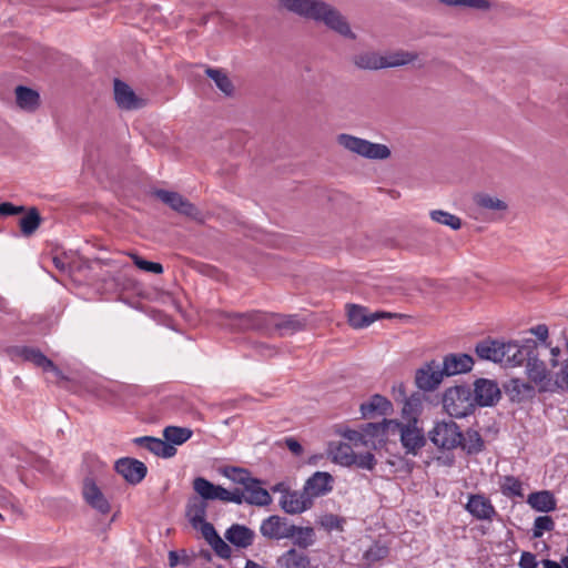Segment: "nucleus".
Masks as SVG:
<instances>
[{
  "mask_svg": "<svg viewBox=\"0 0 568 568\" xmlns=\"http://www.w3.org/2000/svg\"><path fill=\"white\" fill-rule=\"evenodd\" d=\"M224 325L232 332L245 333L257 332L265 336L270 335V313L253 310L245 313L222 311L219 314Z\"/></svg>",
  "mask_w": 568,
  "mask_h": 568,
  "instance_id": "1",
  "label": "nucleus"
},
{
  "mask_svg": "<svg viewBox=\"0 0 568 568\" xmlns=\"http://www.w3.org/2000/svg\"><path fill=\"white\" fill-rule=\"evenodd\" d=\"M555 390L561 389L568 392V358H566L561 365L559 371L555 375Z\"/></svg>",
  "mask_w": 568,
  "mask_h": 568,
  "instance_id": "55",
  "label": "nucleus"
},
{
  "mask_svg": "<svg viewBox=\"0 0 568 568\" xmlns=\"http://www.w3.org/2000/svg\"><path fill=\"white\" fill-rule=\"evenodd\" d=\"M394 419L384 418L379 423H366L362 425V432L365 439H369V447L379 449L387 444L388 437L392 436Z\"/></svg>",
  "mask_w": 568,
  "mask_h": 568,
  "instance_id": "15",
  "label": "nucleus"
},
{
  "mask_svg": "<svg viewBox=\"0 0 568 568\" xmlns=\"http://www.w3.org/2000/svg\"><path fill=\"white\" fill-rule=\"evenodd\" d=\"M294 531V524L286 517L271 515L263 519L260 532L270 540L290 539Z\"/></svg>",
  "mask_w": 568,
  "mask_h": 568,
  "instance_id": "10",
  "label": "nucleus"
},
{
  "mask_svg": "<svg viewBox=\"0 0 568 568\" xmlns=\"http://www.w3.org/2000/svg\"><path fill=\"white\" fill-rule=\"evenodd\" d=\"M16 100L17 104L27 111H34L40 105L39 92L24 85L16 88Z\"/></svg>",
  "mask_w": 568,
  "mask_h": 568,
  "instance_id": "35",
  "label": "nucleus"
},
{
  "mask_svg": "<svg viewBox=\"0 0 568 568\" xmlns=\"http://www.w3.org/2000/svg\"><path fill=\"white\" fill-rule=\"evenodd\" d=\"M224 537L234 547L246 549L253 545L256 535L245 525L233 524L225 530Z\"/></svg>",
  "mask_w": 568,
  "mask_h": 568,
  "instance_id": "25",
  "label": "nucleus"
},
{
  "mask_svg": "<svg viewBox=\"0 0 568 568\" xmlns=\"http://www.w3.org/2000/svg\"><path fill=\"white\" fill-rule=\"evenodd\" d=\"M152 194L174 212L200 224L205 222L202 211L180 193L163 189H155Z\"/></svg>",
  "mask_w": 568,
  "mask_h": 568,
  "instance_id": "4",
  "label": "nucleus"
},
{
  "mask_svg": "<svg viewBox=\"0 0 568 568\" xmlns=\"http://www.w3.org/2000/svg\"><path fill=\"white\" fill-rule=\"evenodd\" d=\"M133 258L134 265L145 272L154 273V274H162L163 273V266L162 264L158 262H151L146 261L143 257L139 256L138 254L131 255Z\"/></svg>",
  "mask_w": 568,
  "mask_h": 568,
  "instance_id": "52",
  "label": "nucleus"
},
{
  "mask_svg": "<svg viewBox=\"0 0 568 568\" xmlns=\"http://www.w3.org/2000/svg\"><path fill=\"white\" fill-rule=\"evenodd\" d=\"M82 496L84 501L101 515H106L110 513L111 505L93 478H84L82 485Z\"/></svg>",
  "mask_w": 568,
  "mask_h": 568,
  "instance_id": "18",
  "label": "nucleus"
},
{
  "mask_svg": "<svg viewBox=\"0 0 568 568\" xmlns=\"http://www.w3.org/2000/svg\"><path fill=\"white\" fill-rule=\"evenodd\" d=\"M443 407L454 418H465L476 410L473 392L468 385L448 387L443 394Z\"/></svg>",
  "mask_w": 568,
  "mask_h": 568,
  "instance_id": "2",
  "label": "nucleus"
},
{
  "mask_svg": "<svg viewBox=\"0 0 568 568\" xmlns=\"http://www.w3.org/2000/svg\"><path fill=\"white\" fill-rule=\"evenodd\" d=\"M324 1L322 0H280V6L302 18L316 21Z\"/></svg>",
  "mask_w": 568,
  "mask_h": 568,
  "instance_id": "23",
  "label": "nucleus"
},
{
  "mask_svg": "<svg viewBox=\"0 0 568 568\" xmlns=\"http://www.w3.org/2000/svg\"><path fill=\"white\" fill-rule=\"evenodd\" d=\"M353 62L358 69L363 70H379L385 69V64H383V55H379L376 52H361L353 57Z\"/></svg>",
  "mask_w": 568,
  "mask_h": 568,
  "instance_id": "36",
  "label": "nucleus"
},
{
  "mask_svg": "<svg viewBox=\"0 0 568 568\" xmlns=\"http://www.w3.org/2000/svg\"><path fill=\"white\" fill-rule=\"evenodd\" d=\"M394 435H399L402 447L407 455L417 456L427 442L424 430L418 426V423L394 419L392 436Z\"/></svg>",
  "mask_w": 568,
  "mask_h": 568,
  "instance_id": "3",
  "label": "nucleus"
},
{
  "mask_svg": "<svg viewBox=\"0 0 568 568\" xmlns=\"http://www.w3.org/2000/svg\"><path fill=\"white\" fill-rule=\"evenodd\" d=\"M444 377L440 363L430 359L416 369L414 382L418 390L434 392L442 384Z\"/></svg>",
  "mask_w": 568,
  "mask_h": 568,
  "instance_id": "6",
  "label": "nucleus"
},
{
  "mask_svg": "<svg viewBox=\"0 0 568 568\" xmlns=\"http://www.w3.org/2000/svg\"><path fill=\"white\" fill-rule=\"evenodd\" d=\"M442 3L449 7H466L478 10H488L490 3L487 0H439Z\"/></svg>",
  "mask_w": 568,
  "mask_h": 568,
  "instance_id": "50",
  "label": "nucleus"
},
{
  "mask_svg": "<svg viewBox=\"0 0 568 568\" xmlns=\"http://www.w3.org/2000/svg\"><path fill=\"white\" fill-rule=\"evenodd\" d=\"M538 349L537 342L532 338H525L521 344L517 341L506 342L505 365L517 367L528 363Z\"/></svg>",
  "mask_w": 568,
  "mask_h": 568,
  "instance_id": "8",
  "label": "nucleus"
},
{
  "mask_svg": "<svg viewBox=\"0 0 568 568\" xmlns=\"http://www.w3.org/2000/svg\"><path fill=\"white\" fill-rule=\"evenodd\" d=\"M209 503L200 499L197 496L189 498L185 506V516L187 517L191 526L195 529L206 518Z\"/></svg>",
  "mask_w": 568,
  "mask_h": 568,
  "instance_id": "31",
  "label": "nucleus"
},
{
  "mask_svg": "<svg viewBox=\"0 0 568 568\" xmlns=\"http://www.w3.org/2000/svg\"><path fill=\"white\" fill-rule=\"evenodd\" d=\"M428 435L436 447L445 450L459 447L464 440V434L459 426L453 420L436 423Z\"/></svg>",
  "mask_w": 568,
  "mask_h": 568,
  "instance_id": "5",
  "label": "nucleus"
},
{
  "mask_svg": "<svg viewBox=\"0 0 568 568\" xmlns=\"http://www.w3.org/2000/svg\"><path fill=\"white\" fill-rule=\"evenodd\" d=\"M347 318L348 324L354 328H364L369 326L377 320L396 317L397 314L388 312H368L367 307L357 304H347Z\"/></svg>",
  "mask_w": 568,
  "mask_h": 568,
  "instance_id": "12",
  "label": "nucleus"
},
{
  "mask_svg": "<svg viewBox=\"0 0 568 568\" xmlns=\"http://www.w3.org/2000/svg\"><path fill=\"white\" fill-rule=\"evenodd\" d=\"M527 503L537 511L549 513L556 509V499L551 491L540 490L531 493Z\"/></svg>",
  "mask_w": 568,
  "mask_h": 568,
  "instance_id": "33",
  "label": "nucleus"
},
{
  "mask_svg": "<svg viewBox=\"0 0 568 568\" xmlns=\"http://www.w3.org/2000/svg\"><path fill=\"white\" fill-rule=\"evenodd\" d=\"M474 358L466 353H449L443 357L440 363L442 374L446 377L466 374L473 369Z\"/></svg>",
  "mask_w": 568,
  "mask_h": 568,
  "instance_id": "17",
  "label": "nucleus"
},
{
  "mask_svg": "<svg viewBox=\"0 0 568 568\" xmlns=\"http://www.w3.org/2000/svg\"><path fill=\"white\" fill-rule=\"evenodd\" d=\"M465 508L478 520H491L497 516V511L490 499L481 494L469 495Z\"/></svg>",
  "mask_w": 568,
  "mask_h": 568,
  "instance_id": "24",
  "label": "nucleus"
},
{
  "mask_svg": "<svg viewBox=\"0 0 568 568\" xmlns=\"http://www.w3.org/2000/svg\"><path fill=\"white\" fill-rule=\"evenodd\" d=\"M291 539H293V544L298 548L306 549L315 542V531L312 527L294 525V531Z\"/></svg>",
  "mask_w": 568,
  "mask_h": 568,
  "instance_id": "42",
  "label": "nucleus"
},
{
  "mask_svg": "<svg viewBox=\"0 0 568 568\" xmlns=\"http://www.w3.org/2000/svg\"><path fill=\"white\" fill-rule=\"evenodd\" d=\"M475 201L477 205L487 210L505 211L507 209V204L504 201L488 194H479L475 197Z\"/></svg>",
  "mask_w": 568,
  "mask_h": 568,
  "instance_id": "48",
  "label": "nucleus"
},
{
  "mask_svg": "<svg viewBox=\"0 0 568 568\" xmlns=\"http://www.w3.org/2000/svg\"><path fill=\"white\" fill-rule=\"evenodd\" d=\"M316 22H323L328 29L346 39H356V34L352 31L346 18L336 8L326 2L323 3Z\"/></svg>",
  "mask_w": 568,
  "mask_h": 568,
  "instance_id": "9",
  "label": "nucleus"
},
{
  "mask_svg": "<svg viewBox=\"0 0 568 568\" xmlns=\"http://www.w3.org/2000/svg\"><path fill=\"white\" fill-rule=\"evenodd\" d=\"M42 223V217L36 206L26 209L24 215L19 220V227L24 237L33 235Z\"/></svg>",
  "mask_w": 568,
  "mask_h": 568,
  "instance_id": "34",
  "label": "nucleus"
},
{
  "mask_svg": "<svg viewBox=\"0 0 568 568\" xmlns=\"http://www.w3.org/2000/svg\"><path fill=\"white\" fill-rule=\"evenodd\" d=\"M334 477L327 471H315L308 477L304 484V495L310 497L311 501L314 498L325 496L333 490Z\"/></svg>",
  "mask_w": 568,
  "mask_h": 568,
  "instance_id": "19",
  "label": "nucleus"
},
{
  "mask_svg": "<svg viewBox=\"0 0 568 568\" xmlns=\"http://www.w3.org/2000/svg\"><path fill=\"white\" fill-rule=\"evenodd\" d=\"M352 457H356V453L352 450L351 446L341 445L335 458L344 466H352L354 463H348L352 460Z\"/></svg>",
  "mask_w": 568,
  "mask_h": 568,
  "instance_id": "58",
  "label": "nucleus"
},
{
  "mask_svg": "<svg viewBox=\"0 0 568 568\" xmlns=\"http://www.w3.org/2000/svg\"><path fill=\"white\" fill-rule=\"evenodd\" d=\"M199 528L201 529V534L203 538L207 541V544L219 536L214 526L206 520H203V523L199 525Z\"/></svg>",
  "mask_w": 568,
  "mask_h": 568,
  "instance_id": "61",
  "label": "nucleus"
},
{
  "mask_svg": "<svg viewBox=\"0 0 568 568\" xmlns=\"http://www.w3.org/2000/svg\"><path fill=\"white\" fill-rule=\"evenodd\" d=\"M115 471L131 485L140 484L148 474L146 465L133 457H122L114 464Z\"/></svg>",
  "mask_w": 568,
  "mask_h": 568,
  "instance_id": "14",
  "label": "nucleus"
},
{
  "mask_svg": "<svg viewBox=\"0 0 568 568\" xmlns=\"http://www.w3.org/2000/svg\"><path fill=\"white\" fill-rule=\"evenodd\" d=\"M114 100L121 110L132 111L145 106L144 99L138 97L135 92L125 82L114 79Z\"/></svg>",
  "mask_w": 568,
  "mask_h": 568,
  "instance_id": "20",
  "label": "nucleus"
},
{
  "mask_svg": "<svg viewBox=\"0 0 568 568\" xmlns=\"http://www.w3.org/2000/svg\"><path fill=\"white\" fill-rule=\"evenodd\" d=\"M364 418H374L376 415H388L393 410L392 402L383 395L375 394L368 402H364L359 406Z\"/></svg>",
  "mask_w": 568,
  "mask_h": 568,
  "instance_id": "29",
  "label": "nucleus"
},
{
  "mask_svg": "<svg viewBox=\"0 0 568 568\" xmlns=\"http://www.w3.org/2000/svg\"><path fill=\"white\" fill-rule=\"evenodd\" d=\"M133 443L162 458H171L176 454V448L166 443L165 438L142 436L134 438Z\"/></svg>",
  "mask_w": 568,
  "mask_h": 568,
  "instance_id": "27",
  "label": "nucleus"
},
{
  "mask_svg": "<svg viewBox=\"0 0 568 568\" xmlns=\"http://www.w3.org/2000/svg\"><path fill=\"white\" fill-rule=\"evenodd\" d=\"M504 390L513 403L530 400L536 395L535 387L530 383L519 378H511L505 383Z\"/></svg>",
  "mask_w": 568,
  "mask_h": 568,
  "instance_id": "26",
  "label": "nucleus"
},
{
  "mask_svg": "<svg viewBox=\"0 0 568 568\" xmlns=\"http://www.w3.org/2000/svg\"><path fill=\"white\" fill-rule=\"evenodd\" d=\"M473 402L476 407H493L501 398V390L494 379L477 378L474 382Z\"/></svg>",
  "mask_w": 568,
  "mask_h": 568,
  "instance_id": "7",
  "label": "nucleus"
},
{
  "mask_svg": "<svg viewBox=\"0 0 568 568\" xmlns=\"http://www.w3.org/2000/svg\"><path fill=\"white\" fill-rule=\"evenodd\" d=\"M538 561L532 552L524 551L519 559L520 568H537Z\"/></svg>",
  "mask_w": 568,
  "mask_h": 568,
  "instance_id": "62",
  "label": "nucleus"
},
{
  "mask_svg": "<svg viewBox=\"0 0 568 568\" xmlns=\"http://www.w3.org/2000/svg\"><path fill=\"white\" fill-rule=\"evenodd\" d=\"M478 358L493 363H504L506 355V342L486 337L475 345Z\"/></svg>",
  "mask_w": 568,
  "mask_h": 568,
  "instance_id": "21",
  "label": "nucleus"
},
{
  "mask_svg": "<svg viewBox=\"0 0 568 568\" xmlns=\"http://www.w3.org/2000/svg\"><path fill=\"white\" fill-rule=\"evenodd\" d=\"M192 429L187 427L166 426L163 429V437L165 438L166 443L172 446L184 444L192 437Z\"/></svg>",
  "mask_w": 568,
  "mask_h": 568,
  "instance_id": "40",
  "label": "nucleus"
},
{
  "mask_svg": "<svg viewBox=\"0 0 568 568\" xmlns=\"http://www.w3.org/2000/svg\"><path fill=\"white\" fill-rule=\"evenodd\" d=\"M272 320H270V336L277 333L278 336L283 337L292 335L296 332L304 329L305 321L301 320L298 315H283L278 313H270Z\"/></svg>",
  "mask_w": 568,
  "mask_h": 568,
  "instance_id": "16",
  "label": "nucleus"
},
{
  "mask_svg": "<svg viewBox=\"0 0 568 568\" xmlns=\"http://www.w3.org/2000/svg\"><path fill=\"white\" fill-rule=\"evenodd\" d=\"M352 457H356V453L352 450L351 446L341 445L335 458L344 466H352L354 463H348L352 460Z\"/></svg>",
  "mask_w": 568,
  "mask_h": 568,
  "instance_id": "57",
  "label": "nucleus"
},
{
  "mask_svg": "<svg viewBox=\"0 0 568 568\" xmlns=\"http://www.w3.org/2000/svg\"><path fill=\"white\" fill-rule=\"evenodd\" d=\"M425 398V395L420 390H417L414 392L412 395L407 396L405 399H403L400 422L418 423L419 417L423 413V403Z\"/></svg>",
  "mask_w": 568,
  "mask_h": 568,
  "instance_id": "28",
  "label": "nucleus"
},
{
  "mask_svg": "<svg viewBox=\"0 0 568 568\" xmlns=\"http://www.w3.org/2000/svg\"><path fill=\"white\" fill-rule=\"evenodd\" d=\"M209 545L212 547L216 556L222 559H229L232 556L231 546L225 542L221 536L219 535L215 539L211 540Z\"/></svg>",
  "mask_w": 568,
  "mask_h": 568,
  "instance_id": "56",
  "label": "nucleus"
},
{
  "mask_svg": "<svg viewBox=\"0 0 568 568\" xmlns=\"http://www.w3.org/2000/svg\"><path fill=\"white\" fill-rule=\"evenodd\" d=\"M193 490L197 497L206 503L214 500L216 485L204 477H195L192 483Z\"/></svg>",
  "mask_w": 568,
  "mask_h": 568,
  "instance_id": "41",
  "label": "nucleus"
},
{
  "mask_svg": "<svg viewBox=\"0 0 568 568\" xmlns=\"http://www.w3.org/2000/svg\"><path fill=\"white\" fill-rule=\"evenodd\" d=\"M500 491L506 497L524 496L521 481L511 475H507L503 478V481L500 484Z\"/></svg>",
  "mask_w": 568,
  "mask_h": 568,
  "instance_id": "44",
  "label": "nucleus"
},
{
  "mask_svg": "<svg viewBox=\"0 0 568 568\" xmlns=\"http://www.w3.org/2000/svg\"><path fill=\"white\" fill-rule=\"evenodd\" d=\"M526 373L528 378L539 386L538 390L540 393L545 392H555V385L551 378L549 377V372L544 361L538 357V349L528 359L526 364Z\"/></svg>",
  "mask_w": 568,
  "mask_h": 568,
  "instance_id": "11",
  "label": "nucleus"
},
{
  "mask_svg": "<svg viewBox=\"0 0 568 568\" xmlns=\"http://www.w3.org/2000/svg\"><path fill=\"white\" fill-rule=\"evenodd\" d=\"M262 481L252 477L243 487L246 495V503L255 506H267L272 503L270 493L264 489Z\"/></svg>",
  "mask_w": 568,
  "mask_h": 568,
  "instance_id": "30",
  "label": "nucleus"
},
{
  "mask_svg": "<svg viewBox=\"0 0 568 568\" xmlns=\"http://www.w3.org/2000/svg\"><path fill=\"white\" fill-rule=\"evenodd\" d=\"M336 141L338 145L343 146L345 150L363 158L367 142L366 139L347 133H341L337 135Z\"/></svg>",
  "mask_w": 568,
  "mask_h": 568,
  "instance_id": "38",
  "label": "nucleus"
},
{
  "mask_svg": "<svg viewBox=\"0 0 568 568\" xmlns=\"http://www.w3.org/2000/svg\"><path fill=\"white\" fill-rule=\"evenodd\" d=\"M392 155L386 144L374 143L367 140L363 158L368 160H386Z\"/></svg>",
  "mask_w": 568,
  "mask_h": 568,
  "instance_id": "43",
  "label": "nucleus"
},
{
  "mask_svg": "<svg viewBox=\"0 0 568 568\" xmlns=\"http://www.w3.org/2000/svg\"><path fill=\"white\" fill-rule=\"evenodd\" d=\"M26 212V207L23 205H14L11 202H2L0 203V216H11L18 215Z\"/></svg>",
  "mask_w": 568,
  "mask_h": 568,
  "instance_id": "59",
  "label": "nucleus"
},
{
  "mask_svg": "<svg viewBox=\"0 0 568 568\" xmlns=\"http://www.w3.org/2000/svg\"><path fill=\"white\" fill-rule=\"evenodd\" d=\"M320 524L327 531H332L334 529L343 530V525L345 524V519L337 515H334V514H326L321 517Z\"/></svg>",
  "mask_w": 568,
  "mask_h": 568,
  "instance_id": "54",
  "label": "nucleus"
},
{
  "mask_svg": "<svg viewBox=\"0 0 568 568\" xmlns=\"http://www.w3.org/2000/svg\"><path fill=\"white\" fill-rule=\"evenodd\" d=\"M221 473L231 481L242 485L243 487L252 478L251 473L247 469L235 466L224 467Z\"/></svg>",
  "mask_w": 568,
  "mask_h": 568,
  "instance_id": "46",
  "label": "nucleus"
},
{
  "mask_svg": "<svg viewBox=\"0 0 568 568\" xmlns=\"http://www.w3.org/2000/svg\"><path fill=\"white\" fill-rule=\"evenodd\" d=\"M277 562L281 567L284 568H310L311 559L310 557L301 550L296 548H291L282 554Z\"/></svg>",
  "mask_w": 568,
  "mask_h": 568,
  "instance_id": "32",
  "label": "nucleus"
},
{
  "mask_svg": "<svg viewBox=\"0 0 568 568\" xmlns=\"http://www.w3.org/2000/svg\"><path fill=\"white\" fill-rule=\"evenodd\" d=\"M389 554V549L386 546L375 544L371 546L365 552H364V559L368 562H376L384 558H386Z\"/></svg>",
  "mask_w": 568,
  "mask_h": 568,
  "instance_id": "51",
  "label": "nucleus"
},
{
  "mask_svg": "<svg viewBox=\"0 0 568 568\" xmlns=\"http://www.w3.org/2000/svg\"><path fill=\"white\" fill-rule=\"evenodd\" d=\"M285 445L288 448V450L295 456H301L304 452L303 446L294 437L285 438Z\"/></svg>",
  "mask_w": 568,
  "mask_h": 568,
  "instance_id": "64",
  "label": "nucleus"
},
{
  "mask_svg": "<svg viewBox=\"0 0 568 568\" xmlns=\"http://www.w3.org/2000/svg\"><path fill=\"white\" fill-rule=\"evenodd\" d=\"M281 508L290 515L302 514L313 506L310 497L304 495V489L298 490H284V495L280 498Z\"/></svg>",
  "mask_w": 568,
  "mask_h": 568,
  "instance_id": "22",
  "label": "nucleus"
},
{
  "mask_svg": "<svg viewBox=\"0 0 568 568\" xmlns=\"http://www.w3.org/2000/svg\"><path fill=\"white\" fill-rule=\"evenodd\" d=\"M554 528L555 521L550 516H539L534 523L532 538H540L545 531H551Z\"/></svg>",
  "mask_w": 568,
  "mask_h": 568,
  "instance_id": "49",
  "label": "nucleus"
},
{
  "mask_svg": "<svg viewBox=\"0 0 568 568\" xmlns=\"http://www.w3.org/2000/svg\"><path fill=\"white\" fill-rule=\"evenodd\" d=\"M349 463H354V465L358 468L373 470L377 464V460L372 453L366 452L364 454H356V457H352Z\"/></svg>",
  "mask_w": 568,
  "mask_h": 568,
  "instance_id": "53",
  "label": "nucleus"
},
{
  "mask_svg": "<svg viewBox=\"0 0 568 568\" xmlns=\"http://www.w3.org/2000/svg\"><path fill=\"white\" fill-rule=\"evenodd\" d=\"M344 437L346 439H348L349 442H352L354 445L362 444L366 447H369L371 440L365 439V434H363L362 429L361 430L347 429L344 433Z\"/></svg>",
  "mask_w": 568,
  "mask_h": 568,
  "instance_id": "60",
  "label": "nucleus"
},
{
  "mask_svg": "<svg viewBox=\"0 0 568 568\" xmlns=\"http://www.w3.org/2000/svg\"><path fill=\"white\" fill-rule=\"evenodd\" d=\"M459 447L468 455H477L485 449V442L478 430L468 428Z\"/></svg>",
  "mask_w": 568,
  "mask_h": 568,
  "instance_id": "37",
  "label": "nucleus"
},
{
  "mask_svg": "<svg viewBox=\"0 0 568 568\" xmlns=\"http://www.w3.org/2000/svg\"><path fill=\"white\" fill-rule=\"evenodd\" d=\"M11 354L22 358L24 362L32 363L34 366L42 368L44 372L51 371L58 377L62 376V372L59 369V367L37 347L16 346L12 348Z\"/></svg>",
  "mask_w": 568,
  "mask_h": 568,
  "instance_id": "13",
  "label": "nucleus"
},
{
  "mask_svg": "<svg viewBox=\"0 0 568 568\" xmlns=\"http://www.w3.org/2000/svg\"><path fill=\"white\" fill-rule=\"evenodd\" d=\"M430 217L433 221L449 226L452 230H459L462 227V220L449 212L444 210H434L430 212Z\"/></svg>",
  "mask_w": 568,
  "mask_h": 568,
  "instance_id": "45",
  "label": "nucleus"
},
{
  "mask_svg": "<svg viewBox=\"0 0 568 568\" xmlns=\"http://www.w3.org/2000/svg\"><path fill=\"white\" fill-rule=\"evenodd\" d=\"M529 332L535 335L539 341L546 342L549 335L548 326L545 324H538L529 329Z\"/></svg>",
  "mask_w": 568,
  "mask_h": 568,
  "instance_id": "63",
  "label": "nucleus"
},
{
  "mask_svg": "<svg viewBox=\"0 0 568 568\" xmlns=\"http://www.w3.org/2000/svg\"><path fill=\"white\" fill-rule=\"evenodd\" d=\"M205 74L214 81L217 89L225 95L231 97L233 94L234 85L227 74L221 69L207 67L205 69Z\"/></svg>",
  "mask_w": 568,
  "mask_h": 568,
  "instance_id": "39",
  "label": "nucleus"
},
{
  "mask_svg": "<svg viewBox=\"0 0 568 568\" xmlns=\"http://www.w3.org/2000/svg\"><path fill=\"white\" fill-rule=\"evenodd\" d=\"M416 59V54L410 52H396L388 57H383V64H385V68H395V67H402L407 63L413 62Z\"/></svg>",
  "mask_w": 568,
  "mask_h": 568,
  "instance_id": "47",
  "label": "nucleus"
}]
</instances>
